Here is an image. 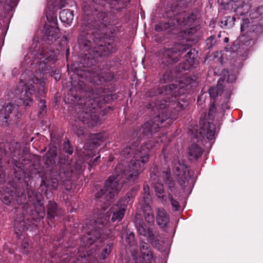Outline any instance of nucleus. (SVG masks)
<instances>
[{"mask_svg": "<svg viewBox=\"0 0 263 263\" xmlns=\"http://www.w3.org/2000/svg\"><path fill=\"white\" fill-rule=\"evenodd\" d=\"M150 147L151 145L147 143L142 145L137 149L134 146L125 147L121 152V155L127 158L133 155L132 159L126 166L121 163L116 166L115 174L105 181L103 187L98 190L95 197L109 201L113 199L121 190L124 182L122 179H125L132 183L137 180L149 160Z\"/></svg>", "mask_w": 263, "mask_h": 263, "instance_id": "obj_1", "label": "nucleus"}, {"mask_svg": "<svg viewBox=\"0 0 263 263\" xmlns=\"http://www.w3.org/2000/svg\"><path fill=\"white\" fill-rule=\"evenodd\" d=\"M90 39V35L85 32L80 34L78 39L80 48L88 51V53H85L80 58V62L84 67L91 66L96 62L99 57L108 55L114 49L112 43L102 38L93 40V43L97 46L91 49L92 43Z\"/></svg>", "mask_w": 263, "mask_h": 263, "instance_id": "obj_2", "label": "nucleus"}, {"mask_svg": "<svg viewBox=\"0 0 263 263\" xmlns=\"http://www.w3.org/2000/svg\"><path fill=\"white\" fill-rule=\"evenodd\" d=\"M28 72L30 73L29 71ZM28 71H26L21 76L20 87H22L23 90L21 92L20 98L23 101L25 106H30V104H31L33 101L31 96L35 92V87L31 83H29V82L27 83L23 81H27L30 80L36 85L39 84L40 86L38 90L39 95H42L45 93V83L43 80H41V79L39 78L33 73H31L28 76L29 79L27 80L26 77Z\"/></svg>", "mask_w": 263, "mask_h": 263, "instance_id": "obj_3", "label": "nucleus"}, {"mask_svg": "<svg viewBox=\"0 0 263 263\" xmlns=\"http://www.w3.org/2000/svg\"><path fill=\"white\" fill-rule=\"evenodd\" d=\"M196 18V17L193 13L190 15H186L184 13H180L170 19L167 22H161L157 24L155 29L157 31H162L168 29H174L177 26H191Z\"/></svg>", "mask_w": 263, "mask_h": 263, "instance_id": "obj_4", "label": "nucleus"}, {"mask_svg": "<svg viewBox=\"0 0 263 263\" xmlns=\"http://www.w3.org/2000/svg\"><path fill=\"white\" fill-rule=\"evenodd\" d=\"M168 105L161 104L159 108V114L153 120H149L145 123L142 126L141 134L147 137H150L152 134L159 131L160 125L170 117L168 111Z\"/></svg>", "mask_w": 263, "mask_h": 263, "instance_id": "obj_5", "label": "nucleus"}, {"mask_svg": "<svg viewBox=\"0 0 263 263\" xmlns=\"http://www.w3.org/2000/svg\"><path fill=\"white\" fill-rule=\"evenodd\" d=\"M80 101L81 103L84 101V105L83 107L81 108V110L78 112L77 119L88 127L97 125L99 122V119L98 116L92 111V109L95 108L92 104L93 100L88 99L84 101V99L81 98Z\"/></svg>", "mask_w": 263, "mask_h": 263, "instance_id": "obj_6", "label": "nucleus"}, {"mask_svg": "<svg viewBox=\"0 0 263 263\" xmlns=\"http://www.w3.org/2000/svg\"><path fill=\"white\" fill-rule=\"evenodd\" d=\"M189 49L187 45L177 44L172 48H165L161 50L159 58L162 63L168 65L177 62L180 55Z\"/></svg>", "mask_w": 263, "mask_h": 263, "instance_id": "obj_7", "label": "nucleus"}, {"mask_svg": "<svg viewBox=\"0 0 263 263\" xmlns=\"http://www.w3.org/2000/svg\"><path fill=\"white\" fill-rule=\"evenodd\" d=\"M219 114L220 115V111H217L214 102H213L209 108L208 118H205L204 121L200 123L201 126L199 133L202 136L205 137L208 139H212L214 138L215 134V126L213 123L207 121V120L213 121Z\"/></svg>", "mask_w": 263, "mask_h": 263, "instance_id": "obj_8", "label": "nucleus"}, {"mask_svg": "<svg viewBox=\"0 0 263 263\" xmlns=\"http://www.w3.org/2000/svg\"><path fill=\"white\" fill-rule=\"evenodd\" d=\"M135 223L138 234L146 238L156 248L160 249L161 246L159 243V235L154 232L152 228L148 227L142 220L138 219L137 215L135 217Z\"/></svg>", "mask_w": 263, "mask_h": 263, "instance_id": "obj_9", "label": "nucleus"}, {"mask_svg": "<svg viewBox=\"0 0 263 263\" xmlns=\"http://www.w3.org/2000/svg\"><path fill=\"white\" fill-rule=\"evenodd\" d=\"M16 109L15 114V120L18 121L21 118V113L17 110V106L9 103L4 106L3 103H0V125L7 126L8 125V119L10 114Z\"/></svg>", "mask_w": 263, "mask_h": 263, "instance_id": "obj_10", "label": "nucleus"}, {"mask_svg": "<svg viewBox=\"0 0 263 263\" xmlns=\"http://www.w3.org/2000/svg\"><path fill=\"white\" fill-rule=\"evenodd\" d=\"M174 172L177 176L178 183L183 188L186 186L188 178L190 176V171L185 165L181 164L179 162L175 163Z\"/></svg>", "mask_w": 263, "mask_h": 263, "instance_id": "obj_11", "label": "nucleus"}, {"mask_svg": "<svg viewBox=\"0 0 263 263\" xmlns=\"http://www.w3.org/2000/svg\"><path fill=\"white\" fill-rule=\"evenodd\" d=\"M139 260L141 263H153V254L149 245L143 241L139 243Z\"/></svg>", "mask_w": 263, "mask_h": 263, "instance_id": "obj_12", "label": "nucleus"}, {"mask_svg": "<svg viewBox=\"0 0 263 263\" xmlns=\"http://www.w3.org/2000/svg\"><path fill=\"white\" fill-rule=\"evenodd\" d=\"M103 142V138L102 134H95L90 135L88 142L84 146L87 150L86 156L89 158L92 157L94 155L92 154L91 151L97 147Z\"/></svg>", "mask_w": 263, "mask_h": 263, "instance_id": "obj_13", "label": "nucleus"}, {"mask_svg": "<svg viewBox=\"0 0 263 263\" xmlns=\"http://www.w3.org/2000/svg\"><path fill=\"white\" fill-rule=\"evenodd\" d=\"M101 227L98 226L95 220L90 221V223L87 226L90 229L89 237L87 238V244L91 245L97 239L101 237L103 231L102 230V224H99Z\"/></svg>", "mask_w": 263, "mask_h": 263, "instance_id": "obj_14", "label": "nucleus"}, {"mask_svg": "<svg viewBox=\"0 0 263 263\" xmlns=\"http://www.w3.org/2000/svg\"><path fill=\"white\" fill-rule=\"evenodd\" d=\"M170 221V216L162 208L156 210V222L160 228H165Z\"/></svg>", "mask_w": 263, "mask_h": 263, "instance_id": "obj_15", "label": "nucleus"}, {"mask_svg": "<svg viewBox=\"0 0 263 263\" xmlns=\"http://www.w3.org/2000/svg\"><path fill=\"white\" fill-rule=\"evenodd\" d=\"M163 180L167 189H168V193H173L176 195L177 191L175 186V182L171 176V171L170 169L164 171L162 173Z\"/></svg>", "mask_w": 263, "mask_h": 263, "instance_id": "obj_16", "label": "nucleus"}, {"mask_svg": "<svg viewBox=\"0 0 263 263\" xmlns=\"http://www.w3.org/2000/svg\"><path fill=\"white\" fill-rule=\"evenodd\" d=\"M233 8L239 15H243L248 12L251 6L248 0H235Z\"/></svg>", "mask_w": 263, "mask_h": 263, "instance_id": "obj_17", "label": "nucleus"}, {"mask_svg": "<svg viewBox=\"0 0 263 263\" xmlns=\"http://www.w3.org/2000/svg\"><path fill=\"white\" fill-rule=\"evenodd\" d=\"M126 209V206L125 205H114L111 208V213H112V221H120L125 214Z\"/></svg>", "mask_w": 263, "mask_h": 263, "instance_id": "obj_18", "label": "nucleus"}, {"mask_svg": "<svg viewBox=\"0 0 263 263\" xmlns=\"http://www.w3.org/2000/svg\"><path fill=\"white\" fill-rule=\"evenodd\" d=\"M203 153V150L197 144H192L188 148V156L191 160H196L200 158Z\"/></svg>", "mask_w": 263, "mask_h": 263, "instance_id": "obj_19", "label": "nucleus"}, {"mask_svg": "<svg viewBox=\"0 0 263 263\" xmlns=\"http://www.w3.org/2000/svg\"><path fill=\"white\" fill-rule=\"evenodd\" d=\"M48 216L50 218H54L55 216L63 215V211L59 209L57 204L54 201H49L47 205Z\"/></svg>", "mask_w": 263, "mask_h": 263, "instance_id": "obj_20", "label": "nucleus"}, {"mask_svg": "<svg viewBox=\"0 0 263 263\" xmlns=\"http://www.w3.org/2000/svg\"><path fill=\"white\" fill-rule=\"evenodd\" d=\"M196 53L195 49H191L185 55V59L187 61V63H180L179 64V68L183 70L189 69L190 65H192L194 64V60L195 59Z\"/></svg>", "mask_w": 263, "mask_h": 263, "instance_id": "obj_21", "label": "nucleus"}, {"mask_svg": "<svg viewBox=\"0 0 263 263\" xmlns=\"http://www.w3.org/2000/svg\"><path fill=\"white\" fill-rule=\"evenodd\" d=\"M58 27L55 23L53 26L46 27L45 34L47 40L51 42L56 41L58 38Z\"/></svg>", "mask_w": 263, "mask_h": 263, "instance_id": "obj_22", "label": "nucleus"}, {"mask_svg": "<svg viewBox=\"0 0 263 263\" xmlns=\"http://www.w3.org/2000/svg\"><path fill=\"white\" fill-rule=\"evenodd\" d=\"M142 209L145 220L149 224H153L155 219L154 213L151 206L148 204L144 205Z\"/></svg>", "mask_w": 263, "mask_h": 263, "instance_id": "obj_23", "label": "nucleus"}, {"mask_svg": "<svg viewBox=\"0 0 263 263\" xmlns=\"http://www.w3.org/2000/svg\"><path fill=\"white\" fill-rule=\"evenodd\" d=\"M18 0H0L1 6L6 14L17 5Z\"/></svg>", "mask_w": 263, "mask_h": 263, "instance_id": "obj_24", "label": "nucleus"}, {"mask_svg": "<svg viewBox=\"0 0 263 263\" xmlns=\"http://www.w3.org/2000/svg\"><path fill=\"white\" fill-rule=\"evenodd\" d=\"M90 74V79L91 83H93L98 85L106 81L104 74L101 71L97 72L92 71Z\"/></svg>", "mask_w": 263, "mask_h": 263, "instance_id": "obj_25", "label": "nucleus"}, {"mask_svg": "<svg viewBox=\"0 0 263 263\" xmlns=\"http://www.w3.org/2000/svg\"><path fill=\"white\" fill-rule=\"evenodd\" d=\"M73 13L69 9H64L60 13L61 21L67 24H70L73 20Z\"/></svg>", "mask_w": 263, "mask_h": 263, "instance_id": "obj_26", "label": "nucleus"}, {"mask_svg": "<svg viewBox=\"0 0 263 263\" xmlns=\"http://www.w3.org/2000/svg\"><path fill=\"white\" fill-rule=\"evenodd\" d=\"M154 187L158 198L165 201L166 196L164 195V189L163 184L160 182H156L154 184Z\"/></svg>", "mask_w": 263, "mask_h": 263, "instance_id": "obj_27", "label": "nucleus"}, {"mask_svg": "<svg viewBox=\"0 0 263 263\" xmlns=\"http://www.w3.org/2000/svg\"><path fill=\"white\" fill-rule=\"evenodd\" d=\"M0 198L5 204H9L13 199L12 192H5L1 195Z\"/></svg>", "mask_w": 263, "mask_h": 263, "instance_id": "obj_28", "label": "nucleus"}, {"mask_svg": "<svg viewBox=\"0 0 263 263\" xmlns=\"http://www.w3.org/2000/svg\"><path fill=\"white\" fill-rule=\"evenodd\" d=\"M177 88V85L176 84H169L163 86L162 90L160 92L161 94L164 95H172V91L174 89Z\"/></svg>", "mask_w": 263, "mask_h": 263, "instance_id": "obj_29", "label": "nucleus"}, {"mask_svg": "<svg viewBox=\"0 0 263 263\" xmlns=\"http://www.w3.org/2000/svg\"><path fill=\"white\" fill-rule=\"evenodd\" d=\"M235 0H218V3L224 9H230L233 8Z\"/></svg>", "mask_w": 263, "mask_h": 263, "instance_id": "obj_30", "label": "nucleus"}, {"mask_svg": "<svg viewBox=\"0 0 263 263\" xmlns=\"http://www.w3.org/2000/svg\"><path fill=\"white\" fill-rule=\"evenodd\" d=\"M262 13L263 7H259L252 10L249 16L251 19L253 20L258 17Z\"/></svg>", "mask_w": 263, "mask_h": 263, "instance_id": "obj_31", "label": "nucleus"}, {"mask_svg": "<svg viewBox=\"0 0 263 263\" xmlns=\"http://www.w3.org/2000/svg\"><path fill=\"white\" fill-rule=\"evenodd\" d=\"M173 193H168V197L171 202L172 208L175 211H179L180 209V205L178 201L175 200L173 197Z\"/></svg>", "mask_w": 263, "mask_h": 263, "instance_id": "obj_32", "label": "nucleus"}, {"mask_svg": "<svg viewBox=\"0 0 263 263\" xmlns=\"http://www.w3.org/2000/svg\"><path fill=\"white\" fill-rule=\"evenodd\" d=\"M111 250V245H108L106 247L102 250V252L100 255V258L102 259H106L109 253H110Z\"/></svg>", "mask_w": 263, "mask_h": 263, "instance_id": "obj_33", "label": "nucleus"}, {"mask_svg": "<svg viewBox=\"0 0 263 263\" xmlns=\"http://www.w3.org/2000/svg\"><path fill=\"white\" fill-rule=\"evenodd\" d=\"M63 148L64 151L68 154L71 155L73 153L72 147L71 146L68 140H67L64 142Z\"/></svg>", "mask_w": 263, "mask_h": 263, "instance_id": "obj_34", "label": "nucleus"}, {"mask_svg": "<svg viewBox=\"0 0 263 263\" xmlns=\"http://www.w3.org/2000/svg\"><path fill=\"white\" fill-rule=\"evenodd\" d=\"M235 18L234 17H228L226 18L224 21L221 22L222 24L224 23V26L228 27H230L234 24Z\"/></svg>", "mask_w": 263, "mask_h": 263, "instance_id": "obj_35", "label": "nucleus"}, {"mask_svg": "<svg viewBox=\"0 0 263 263\" xmlns=\"http://www.w3.org/2000/svg\"><path fill=\"white\" fill-rule=\"evenodd\" d=\"M172 72L170 71H166L163 75L162 80L164 83H166L172 81L173 77L171 76Z\"/></svg>", "mask_w": 263, "mask_h": 263, "instance_id": "obj_36", "label": "nucleus"}, {"mask_svg": "<svg viewBox=\"0 0 263 263\" xmlns=\"http://www.w3.org/2000/svg\"><path fill=\"white\" fill-rule=\"evenodd\" d=\"M209 92L210 96L213 98H215L218 95L217 88L216 87H212L210 88L209 90Z\"/></svg>", "mask_w": 263, "mask_h": 263, "instance_id": "obj_37", "label": "nucleus"}, {"mask_svg": "<svg viewBox=\"0 0 263 263\" xmlns=\"http://www.w3.org/2000/svg\"><path fill=\"white\" fill-rule=\"evenodd\" d=\"M143 199L145 203V205H149V203L151 201V196L150 193L143 194Z\"/></svg>", "mask_w": 263, "mask_h": 263, "instance_id": "obj_38", "label": "nucleus"}, {"mask_svg": "<svg viewBox=\"0 0 263 263\" xmlns=\"http://www.w3.org/2000/svg\"><path fill=\"white\" fill-rule=\"evenodd\" d=\"M135 239V235L133 233H129L126 238V240L129 243L133 241Z\"/></svg>", "mask_w": 263, "mask_h": 263, "instance_id": "obj_39", "label": "nucleus"}, {"mask_svg": "<svg viewBox=\"0 0 263 263\" xmlns=\"http://www.w3.org/2000/svg\"><path fill=\"white\" fill-rule=\"evenodd\" d=\"M46 105H45V100H41L40 103V113L42 112V111H44L46 109Z\"/></svg>", "mask_w": 263, "mask_h": 263, "instance_id": "obj_40", "label": "nucleus"}, {"mask_svg": "<svg viewBox=\"0 0 263 263\" xmlns=\"http://www.w3.org/2000/svg\"><path fill=\"white\" fill-rule=\"evenodd\" d=\"M100 158V156H98L96 158H95L93 161L90 160L88 162V164L91 166H93V165H96L98 159Z\"/></svg>", "mask_w": 263, "mask_h": 263, "instance_id": "obj_41", "label": "nucleus"}, {"mask_svg": "<svg viewBox=\"0 0 263 263\" xmlns=\"http://www.w3.org/2000/svg\"><path fill=\"white\" fill-rule=\"evenodd\" d=\"M150 193L149 187L147 184H144L143 186V194Z\"/></svg>", "mask_w": 263, "mask_h": 263, "instance_id": "obj_42", "label": "nucleus"}, {"mask_svg": "<svg viewBox=\"0 0 263 263\" xmlns=\"http://www.w3.org/2000/svg\"><path fill=\"white\" fill-rule=\"evenodd\" d=\"M228 108L229 107L228 106L227 104H226V105H221V110H220V115L223 116L226 109Z\"/></svg>", "mask_w": 263, "mask_h": 263, "instance_id": "obj_43", "label": "nucleus"}, {"mask_svg": "<svg viewBox=\"0 0 263 263\" xmlns=\"http://www.w3.org/2000/svg\"><path fill=\"white\" fill-rule=\"evenodd\" d=\"M77 134L79 136L81 135H83L84 134V131L83 128L80 127L78 128L76 130Z\"/></svg>", "mask_w": 263, "mask_h": 263, "instance_id": "obj_44", "label": "nucleus"}, {"mask_svg": "<svg viewBox=\"0 0 263 263\" xmlns=\"http://www.w3.org/2000/svg\"><path fill=\"white\" fill-rule=\"evenodd\" d=\"M40 55L41 56V58H40V60H42V59H44L43 60V62H46V63H47L49 60V59H50V57H48V58H46L43 54H42V53H40Z\"/></svg>", "mask_w": 263, "mask_h": 263, "instance_id": "obj_45", "label": "nucleus"}, {"mask_svg": "<svg viewBox=\"0 0 263 263\" xmlns=\"http://www.w3.org/2000/svg\"><path fill=\"white\" fill-rule=\"evenodd\" d=\"M259 25L260 28L263 27V16L259 20Z\"/></svg>", "mask_w": 263, "mask_h": 263, "instance_id": "obj_46", "label": "nucleus"}, {"mask_svg": "<svg viewBox=\"0 0 263 263\" xmlns=\"http://www.w3.org/2000/svg\"><path fill=\"white\" fill-rule=\"evenodd\" d=\"M35 193L33 191L29 192L28 193V196L29 199L31 198V195H34Z\"/></svg>", "mask_w": 263, "mask_h": 263, "instance_id": "obj_47", "label": "nucleus"}, {"mask_svg": "<svg viewBox=\"0 0 263 263\" xmlns=\"http://www.w3.org/2000/svg\"><path fill=\"white\" fill-rule=\"evenodd\" d=\"M214 39V37L213 36H211L208 39V41H212Z\"/></svg>", "mask_w": 263, "mask_h": 263, "instance_id": "obj_48", "label": "nucleus"}, {"mask_svg": "<svg viewBox=\"0 0 263 263\" xmlns=\"http://www.w3.org/2000/svg\"><path fill=\"white\" fill-rule=\"evenodd\" d=\"M229 41V37H225L224 39V42L225 43H228Z\"/></svg>", "mask_w": 263, "mask_h": 263, "instance_id": "obj_49", "label": "nucleus"}, {"mask_svg": "<svg viewBox=\"0 0 263 263\" xmlns=\"http://www.w3.org/2000/svg\"><path fill=\"white\" fill-rule=\"evenodd\" d=\"M17 222L15 221L14 223L15 231H16V229L17 228Z\"/></svg>", "mask_w": 263, "mask_h": 263, "instance_id": "obj_50", "label": "nucleus"}, {"mask_svg": "<svg viewBox=\"0 0 263 263\" xmlns=\"http://www.w3.org/2000/svg\"><path fill=\"white\" fill-rule=\"evenodd\" d=\"M22 226H24V224H22ZM24 230L23 227H21V228H18V230L20 232Z\"/></svg>", "mask_w": 263, "mask_h": 263, "instance_id": "obj_51", "label": "nucleus"}, {"mask_svg": "<svg viewBox=\"0 0 263 263\" xmlns=\"http://www.w3.org/2000/svg\"><path fill=\"white\" fill-rule=\"evenodd\" d=\"M60 76H57L55 77V79L56 80V81L60 80Z\"/></svg>", "mask_w": 263, "mask_h": 263, "instance_id": "obj_52", "label": "nucleus"}, {"mask_svg": "<svg viewBox=\"0 0 263 263\" xmlns=\"http://www.w3.org/2000/svg\"><path fill=\"white\" fill-rule=\"evenodd\" d=\"M28 206H29V205H28V204H25V205H24L23 208H26V209H27V208H28Z\"/></svg>", "mask_w": 263, "mask_h": 263, "instance_id": "obj_53", "label": "nucleus"}, {"mask_svg": "<svg viewBox=\"0 0 263 263\" xmlns=\"http://www.w3.org/2000/svg\"><path fill=\"white\" fill-rule=\"evenodd\" d=\"M43 74H43V73H40V78L43 77Z\"/></svg>", "mask_w": 263, "mask_h": 263, "instance_id": "obj_54", "label": "nucleus"}, {"mask_svg": "<svg viewBox=\"0 0 263 263\" xmlns=\"http://www.w3.org/2000/svg\"><path fill=\"white\" fill-rule=\"evenodd\" d=\"M76 128H77V126H73V129L74 130H76Z\"/></svg>", "mask_w": 263, "mask_h": 263, "instance_id": "obj_55", "label": "nucleus"}, {"mask_svg": "<svg viewBox=\"0 0 263 263\" xmlns=\"http://www.w3.org/2000/svg\"><path fill=\"white\" fill-rule=\"evenodd\" d=\"M253 31H254V32L256 31L257 32V30H256V28H254L253 29Z\"/></svg>", "mask_w": 263, "mask_h": 263, "instance_id": "obj_56", "label": "nucleus"}]
</instances>
